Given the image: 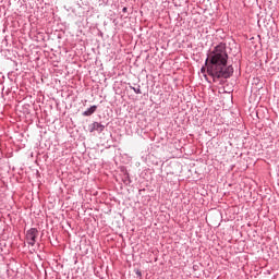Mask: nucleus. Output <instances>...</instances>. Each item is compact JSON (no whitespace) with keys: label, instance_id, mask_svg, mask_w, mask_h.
<instances>
[{"label":"nucleus","instance_id":"nucleus-6","mask_svg":"<svg viewBox=\"0 0 279 279\" xmlns=\"http://www.w3.org/2000/svg\"><path fill=\"white\" fill-rule=\"evenodd\" d=\"M135 274H136V276H138V278H141L143 276V272H141L140 269L135 270Z\"/></svg>","mask_w":279,"mask_h":279},{"label":"nucleus","instance_id":"nucleus-1","mask_svg":"<svg viewBox=\"0 0 279 279\" xmlns=\"http://www.w3.org/2000/svg\"><path fill=\"white\" fill-rule=\"evenodd\" d=\"M205 64H207V73L214 77V82L221 80V77L228 80V77H232V73H234V68L228 65V49L223 43L217 45L213 51L208 53Z\"/></svg>","mask_w":279,"mask_h":279},{"label":"nucleus","instance_id":"nucleus-2","mask_svg":"<svg viewBox=\"0 0 279 279\" xmlns=\"http://www.w3.org/2000/svg\"><path fill=\"white\" fill-rule=\"evenodd\" d=\"M36 239H38V229L32 228L26 232V241L28 245H36Z\"/></svg>","mask_w":279,"mask_h":279},{"label":"nucleus","instance_id":"nucleus-3","mask_svg":"<svg viewBox=\"0 0 279 279\" xmlns=\"http://www.w3.org/2000/svg\"><path fill=\"white\" fill-rule=\"evenodd\" d=\"M96 110H97V106L94 105L83 112V117H90L92 114H95Z\"/></svg>","mask_w":279,"mask_h":279},{"label":"nucleus","instance_id":"nucleus-7","mask_svg":"<svg viewBox=\"0 0 279 279\" xmlns=\"http://www.w3.org/2000/svg\"><path fill=\"white\" fill-rule=\"evenodd\" d=\"M122 12H128V8H123V9H122Z\"/></svg>","mask_w":279,"mask_h":279},{"label":"nucleus","instance_id":"nucleus-5","mask_svg":"<svg viewBox=\"0 0 279 279\" xmlns=\"http://www.w3.org/2000/svg\"><path fill=\"white\" fill-rule=\"evenodd\" d=\"M132 90H134V93H136V95H141L143 92H141V88H137L136 87H132Z\"/></svg>","mask_w":279,"mask_h":279},{"label":"nucleus","instance_id":"nucleus-8","mask_svg":"<svg viewBox=\"0 0 279 279\" xmlns=\"http://www.w3.org/2000/svg\"><path fill=\"white\" fill-rule=\"evenodd\" d=\"M202 72H204V68H202Z\"/></svg>","mask_w":279,"mask_h":279},{"label":"nucleus","instance_id":"nucleus-4","mask_svg":"<svg viewBox=\"0 0 279 279\" xmlns=\"http://www.w3.org/2000/svg\"><path fill=\"white\" fill-rule=\"evenodd\" d=\"M93 130H96V132H104V130H106V126H104V124L99 122H94Z\"/></svg>","mask_w":279,"mask_h":279}]
</instances>
